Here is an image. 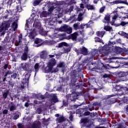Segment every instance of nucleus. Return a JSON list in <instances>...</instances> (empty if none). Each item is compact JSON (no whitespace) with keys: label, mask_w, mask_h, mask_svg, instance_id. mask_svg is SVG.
Listing matches in <instances>:
<instances>
[{"label":"nucleus","mask_w":128,"mask_h":128,"mask_svg":"<svg viewBox=\"0 0 128 128\" xmlns=\"http://www.w3.org/2000/svg\"><path fill=\"white\" fill-rule=\"evenodd\" d=\"M30 74L26 73L25 74L24 78H22L21 80L20 88L22 90H24L26 86H28V82L30 80Z\"/></svg>","instance_id":"1"},{"label":"nucleus","mask_w":128,"mask_h":128,"mask_svg":"<svg viewBox=\"0 0 128 128\" xmlns=\"http://www.w3.org/2000/svg\"><path fill=\"white\" fill-rule=\"evenodd\" d=\"M80 124H83L82 128H91L92 124L90 123V120L86 118H82L80 120Z\"/></svg>","instance_id":"2"},{"label":"nucleus","mask_w":128,"mask_h":128,"mask_svg":"<svg viewBox=\"0 0 128 128\" xmlns=\"http://www.w3.org/2000/svg\"><path fill=\"white\" fill-rule=\"evenodd\" d=\"M20 68L25 72H28V74L32 72V70L30 68V64L28 62L21 63Z\"/></svg>","instance_id":"3"},{"label":"nucleus","mask_w":128,"mask_h":128,"mask_svg":"<svg viewBox=\"0 0 128 128\" xmlns=\"http://www.w3.org/2000/svg\"><path fill=\"white\" fill-rule=\"evenodd\" d=\"M76 114H78L79 115V118H82L84 116H90V112L88 111H86L84 110L82 108H80L77 110Z\"/></svg>","instance_id":"4"},{"label":"nucleus","mask_w":128,"mask_h":128,"mask_svg":"<svg viewBox=\"0 0 128 128\" xmlns=\"http://www.w3.org/2000/svg\"><path fill=\"white\" fill-rule=\"evenodd\" d=\"M56 64V59L52 58H51L48 63V66L50 68L49 70H52L54 66Z\"/></svg>","instance_id":"5"},{"label":"nucleus","mask_w":128,"mask_h":128,"mask_svg":"<svg viewBox=\"0 0 128 128\" xmlns=\"http://www.w3.org/2000/svg\"><path fill=\"white\" fill-rule=\"evenodd\" d=\"M78 94L76 92H72L68 96V100H71V102H76V100L78 98Z\"/></svg>","instance_id":"6"},{"label":"nucleus","mask_w":128,"mask_h":128,"mask_svg":"<svg viewBox=\"0 0 128 128\" xmlns=\"http://www.w3.org/2000/svg\"><path fill=\"white\" fill-rule=\"evenodd\" d=\"M128 94V88L126 87H121L120 92L118 93L119 96H124Z\"/></svg>","instance_id":"7"},{"label":"nucleus","mask_w":128,"mask_h":128,"mask_svg":"<svg viewBox=\"0 0 128 128\" xmlns=\"http://www.w3.org/2000/svg\"><path fill=\"white\" fill-rule=\"evenodd\" d=\"M111 4H126V6H128V2L126 0H116L110 2Z\"/></svg>","instance_id":"8"},{"label":"nucleus","mask_w":128,"mask_h":128,"mask_svg":"<svg viewBox=\"0 0 128 128\" xmlns=\"http://www.w3.org/2000/svg\"><path fill=\"white\" fill-rule=\"evenodd\" d=\"M103 22L108 24L110 22V14H108L105 15Z\"/></svg>","instance_id":"9"},{"label":"nucleus","mask_w":128,"mask_h":128,"mask_svg":"<svg viewBox=\"0 0 128 128\" xmlns=\"http://www.w3.org/2000/svg\"><path fill=\"white\" fill-rule=\"evenodd\" d=\"M10 26V22H8V20L4 21V22H2V26L4 28V30H8Z\"/></svg>","instance_id":"10"},{"label":"nucleus","mask_w":128,"mask_h":128,"mask_svg":"<svg viewBox=\"0 0 128 128\" xmlns=\"http://www.w3.org/2000/svg\"><path fill=\"white\" fill-rule=\"evenodd\" d=\"M78 36V32H75L74 34L69 35L68 36V40H76V38Z\"/></svg>","instance_id":"11"},{"label":"nucleus","mask_w":128,"mask_h":128,"mask_svg":"<svg viewBox=\"0 0 128 128\" xmlns=\"http://www.w3.org/2000/svg\"><path fill=\"white\" fill-rule=\"evenodd\" d=\"M33 26L35 27L36 28H38V30H40V28H42V24H40L38 20H34L33 24Z\"/></svg>","instance_id":"12"},{"label":"nucleus","mask_w":128,"mask_h":128,"mask_svg":"<svg viewBox=\"0 0 128 128\" xmlns=\"http://www.w3.org/2000/svg\"><path fill=\"white\" fill-rule=\"evenodd\" d=\"M34 44H38V46H40L42 44V40L39 38H36L34 40Z\"/></svg>","instance_id":"13"},{"label":"nucleus","mask_w":128,"mask_h":128,"mask_svg":"<svg viewBox=\"0 0 128 128\" xmlns=\"http://www.w3.org/2000/svg\"><path fill=\"white\" fill-rule=\"evenodd\" d=\"M80 54H82L84 56H87L88 54V49L86 47L83 46L80 50Z\"/></svg>","instance_id":"14"},{"label":"nucleus","mask_w":128,"mask_h":128,"mask_svg":"<svg viewBox=\"0 0 128 128\" xmlns=\"http://www.w3.org/2000/svg\"><path fill=\"white\" fill-rule=\"evenodd\" d=\"M10 94V90H6L2 92V98L4 100L8 98V96Z\"/></svg>","instance_id":"15"},{"label":"nucleus","mask_w":128,"mask_h":128,"mask_svg":"<svg viewBox=\"0 0 128 128\" xmlns=\"http://www.w3.org/2000/svg\"><path fill=\"white\" fill-rule=\"evenodd\" d=\"M28 58V54H27L26 52H24L21 56L22 60H27Z\"/></svg>","instance_id":"16"},{"label":"nucleus","mask_w":128,"mask_h":128,"mask_svg":"<svg viewBox=\"0 0 128 128\" xmlns=\"http://www.w3.org/2000/svg\"><path fill=\"white\" fill-rule=\"evenodd\" d=\"M104 34H106V32L104 31H98L96 32L97 36H99L100 38H104Z\"/></svg>","instance_id":"17"},{"label":"nucleus","mask_w":128,"mask_h":128,"mask_svg":"<svg viewBox=\"0 0 128 128\" xmlns=\"http://www.w3.org/2000/svg\"><path fill=\"white\" fill-rule=\"evenodd\" d=\"M40 63H36L34 66V72L36 74L38 70H40Z\"/></svg>","instance_id":"18"},{"label":"nucleus","mask_w":128,"mask_h":128,"mask_svg":"<svg viewBox=\"0 0 128 128\" xmlns=\"http://www.w3.org/2000/svg\"><path fill=\"white\" fill-rule=\"evenodd\" d=\"M40 58H43L45 60L46 58V51L43 50L40 54Z\"/></svg>","instance_id":"19"},{"label":"nucleus","mask_w":128,"mask_h":128,"mask_svg":"<svg viewBox=\"0 0 128 128\" xmlns=\"http://www.w3.org/2000/svg\"><path fill=\"white\" fill-rule=\"evenodd\" d=\"M56 120H58V124H60L62 122H65L66 118L64 117V116H62L57 118Z\"/></svg>","instance_id":"20"},{"label":"nucleus","mask_w":128,"mask_h":128,"mask_svg":"<svg viewBox=\"0 0 128 128\" xmlns=\"http://www.w3.org/2000/svg\"><path fill=\"white\" fill-rule=\"evenodd\" d=\"M68 26L66 24H64V26H61L59 28V32H66V28H68Z\"/></svg>","instance_id":"21"},{"label":"nucleus","mask_w":128,"mask_h":128,"mask_svg":"<svg viewBox=\"0 0 128 128\" xmlns=\"http://www.w3.org/2000/svg\"><path fill=\"white\" fill-rule=\"evenodd\" d=\"M28 128H40V122L33 124L31 127H28Z\"/></svg>","instance_id":"22"},{"label":"nucleus","mask_w":128,"mask_h":128,"mask_svg":"<svg viewBox=\"0 0 128 128\" xmlns=\"http://www.w3.org/2000/svg\"><path fill=\"white\" fill-rule=\"evenodd\" d=\"M28 37L30 40H34V32H32L29 33Z\"/></svg>","instance_id":"23"},{"label":"nucleus","mask_w":128,"mask_h":128,"mask_svg":"<svg viewBox=\"0 0 128 128\" xmlns=\"http://www.w3.org/2000/svg\"><path fill=\"white\" fill-rule=\"evenodd\" d=\"M104 30H106V32H112V28L108 26H104Z\"/></svg>","instance_id":"24"},{"label":"nucleus","mask_w":128,"mask_h":128,"mask_svg":"<svg viewBox=\"0 0 128 128\" xmlns=\"http://www.w3.org/2000/svg\"><path fill=\"white\" fill-rule=\"evenodd\" d=\"M52 102H54L55 104L56 102H58V97L54 95L52 96Z\"/></svg>","instance_id":"25"},{"label":"nucleus","mask_w":128,"mask_h":128,"mask_svg":"<svg viewBox=\"0 0 128 128\" xmlns=\"http://www.w3.org/2000/svg\"><path fill=\"white\" fill-rule=\"evenodd\" d=\"M73 27L74 30H80V22L74 24H73Z\"/></svg>","instance_id":"26"},{"label":"nucleus","mask_w":128,"mask_h":128,"mask_svg":"<svg viewBox=\"0 0 128 128\" xmlns=\"http://www.w3.org/2000/svg\"><path fill=\"white\" fill-rule=\"evenodd\" d=\"M118 76L119 78H124V76H126V72H120L118 74Z\"/></svg>","instance_id":"27"},{"label":"nucleus","mask_w":128,"mask_h":128,"mask_svg":"<svg viewBox=\"0 0 128 128\" xmlns=\"http://www.w3.org/2000/svg\"><path fill=\"white\" fill-rule=\"evenodd\" d=\"M59 48H62V46H68V44L66 42H62L58 44Z\"/></svg>","instance_id":"28"},{"label":"nucleus","mask_w":128,"mask_h":128,"mask_svg":"<svg viewBox=\"0 0 128 128\" xmlns=\"http://www.w3.org/2000/svg\"><path fill=\"white\" fill-rule=\"evenodd\" d=\"M86 8L88 10H94V7L92 5L88 4L86 6Z\"/></svg>","instance_id":"29"},{"label":"nucleus","mask_w":128,"mask_h":128,"mask_svg":"<svg viewBox=\"0 0 128 128\" xmlns=\"http://www.w3.org/2000/svg\"><path fill=\"white\" fill-rule=\"evenodd\" d=\"M84 13H80L78 15V22H82V16H84Z\"/></svg>","instance_id":"30"},{"label":"nucleus","mask_w":128,"mask_h":128,"mask_svg":"<svg viewBox=\"0 0 128 128\" xmlns=\"http://www.w3.org/2000/svg\"><path fill=\"white\" fill-rule=\"evenodd\" d=\"M6 14H8V15L5 16V18H8V16H13V14L12 12V10H6Z\"/></svg>","instance_id":"31"},{"label":"nucleus","mask_w":128,"mask_h":128,"mask_svg":"<svg viewBox=\"0 0 128 128\" xmlns=\"http://www.w3.org/2000/svg\"><path fill=\"white\" fill-rule=\"evenodd\" d=\"M10 41V36H6V37L4 38V44H8V42H9Z\"/></svg>","instance_id":"32"},{"label":"nucleus","mask_w":128,"mask_h":128,"mask_svg":"<svg viewBox=\"0 0 128 128\" xmlns=\"http://www.w3.org/2000/svg\"><path fill=\"white\" fill-rule=\"evenodd\" d=\"M12 28H13V30L14 32L16 28H18V24L16 22H14L12 24Z\"/></svg>","instance_id":"33"},{"label":"nucleus","mask_w":128,"mask_h":128,"mask_svg":"<svg viewBox=\"0 0 128 128\" xmlns=\"http://www.w3.org/2000/svg\"><path fill=\"white\" fill-rule=\"evenodd\" d=\"M40 2H42V0H36L34 1L33 3L34 6H38V4H40Z\"/></svg>","instance_id":"34"},{"label":"nucleus","mask_w":128,"mask_h":128,"mask_svg":"<svg viewBox=\"0 0 128 128\" xmlns=\"http://www.w3.org/2000/svg\"><path fill=\"white\" fill-rule=\"evenodd\" d=\"M114 12L116 14H114L113 16V17L112 18V20H116V18H118V10H116Z\"/></svg>","instance_id":"35"},{"label":"nucleus","mask_w":128,"mask_h":128,"mask_svg":"<svg viewBox=\"0 0 128 128\" xmlns=\"http://www.w3.org/2000/svg\"><path fill=\"white\" fill-rule=\"evenodd\" d=\"M65 32L69 34H72V28L70 27L68 28V26L66 31Z\"/></svg>","instance_id":"36"},{"label":"nucleus","mask_w":128,"mask_h":128,"mask_svg":"<svg viewBox=\"0 0 128 128\" xmlns=\"http://www.w3.org/2000/svg\"><path fill=\"white\" fill-rule=\"evenodd\" d=\"M66 66V64L64 62H60L57 65V68H64Z\"/></svg>","instance_id":"37"},{"label":"nucleus","mask_w":128,"mask_h":128,"mask_svg":"<svg viewBox=\"0 0 128 128\" xmlns=\"http://www.w3.org/2000/svg\"><path fill=\"white\" fill-rule=\"evenodd\" d=\"M94 40L96 42H100V44H102V40L100 39L98 37H95Z\"/></svg>","instance_id":"38"},{"label":"nucleus","mask_w":128,"mask_h":128,"mask_svg":"<svg viewBox=\"0 0 128 128\" xmlns=\"http://www.w3.org/2000/svg\"><path fill=\"white\" fill-rule=\"evenodd\" d=\"M122 87V86L120 85H116L115 86V90H116L117 92H120Z\"/></svg>","instance_id":"39"},{"label":"nucleus","mask_w":128,"mask_h":128,"mask_svg":"<svg viewBox=\"0 0 128 128\" xmlns=\"http://www.w3.org/2000/svg\"><path fill=\"white\" fill-rule=\"evenodd\" d=\"M10 112H14L16 110V106L14 105L11 106L9 108Z\"/></svg>","instance_id":"40"},{"label":"nucleus","mask_w":128,"mask_h":128,"mask_svg":"<svg viewBox=\"0 0 128 128\" xmlns=\"http://www.w3.org/2000/svg\"><path fill=\"white\" fill-rule=\"evenodd\" d=\"M52 70V69L50 70V67L48 66L47 65V66L44 68V72L46 74H48V72H51Z\"/></svg>","instance_id":"41"},{"label":"nucleus","mask_w":128,"mask_h":128,"mask_svg":"<svg viewBox=\"0 0 128 128\" xmlns=\"http://www.w3.org/2000/svg\"><path fill=\"white\" fill-rule=\"evenodd\" d=\"M14 74V72H12L10 70H7V72H6V74L4 75V78H6L8 74Z\"/></svg>","instance_id":"42"},{"label":"nucleus","mask_w":128,"mask_h":128,"mask_svg":"<svg viewBox=\"0 0 128 128\" xmlns=\"http://www.w3.org/2000/svg\"><path fill=\"white\" fill-rule=\"evenodd\" d=\"M40 34L46 36H48V32L44 31V30H40Z\"/></svg>","instance_id":"43"},{"label":"nucleus","mask_w":128,"mask_h":128,"mask_svg":"<svg viewBox=\"0 0 128 128\" xmlns=\"http://www.w3.org/2000/svg\"><path fill=\"white\" fill-rule=\"evenodd\" d=\"M17 76H18V74L13 72L12 74L11 75L10 78H14V80H16V78Z\"/></svg>","instance_id":"44"},{"label":"nucleus","mask_w":128,"mask_h":128,"mask_svg":"<svg viewBox=\"0 0 128 128\" xmlns=\"http://www.w3.org/2000/svg\"><path fill=\"white\" fill-rule=\"evenodd\" d=\"M108 70V66L106 65L103 64V66L101 68V70L102 72H104V70Z\"/></svg>","instance_id":"45"},{"label":"nucleus","mask_w":128,"mask_h":128,"mask_svg":"<svg viewBox=\"0 0 128 128\" xmlns=\"http://www.w3.org/2000/svg\"><path fill=\"white\" fill-rule=\"evenodd\" d=\"M114 102H115L114 98H112L108 99V104H114Z\"/></svg>","instance_id":"46"},{"label":"nucleus","mask_w":128,"mask_h":128,"mask_svg":"<svg viewBox=\"0 0 128 128\" xmlns=\"http://www.w3.org/2000/svg\"><path fill=\"white\" fill-rule=\"evenodd\" d=\"M42 124H46V122H48V121L50 120V118L46 119V118H42Z\"/></svg>","instance_id":"47"},{"label":"nucleus","mask_w":128,"mask_h":128,"mask_svg":"<svg viewBox=\"0 0 128 128\" xmlns=\"http://www.w3.org/2000/svg\"><path fill=\"white\" fill-rule=\"evenodd\" d=\"M16 12H20L22 10V6H16Z\"/></svg>","instance_id":"48"},{"label":"nucleus","mask_w":128,"mask_h":128,"mask_svg":"<svg viewBox=\"0 0 128 128\" xmlns=\"http://www.w3.org/2000/svg\"><path fill=\"white\" fill-rule=\"evenodd\" d=\"M48 44L49 46H52L54 44V40H48L47 41Z\"/></svg>","instance_id":"49"},{"label":"nucleus","mask_w":128,"mask_h":128,"mask_svg":"<svg viewBox=\"0 0 128 128\" xmlns=\"http://www.w3.org/2000/svg\"><path fill=\"white\" fill-rule=\"evenodd\" d=\"M58 72V68H54L53 70L52 69L51 70V74H56V72Z\"/></svg>","instance_id":"50"},{"label":"nucleus","mask_w":128,"mask_h":128,"mask_svg":"<svg viewBox=\"0 0 128 128\" xmlns=\"http://www.w3.org/2000/svg\"><path fill=\"white\" fill-rule=\"evenodd\" d=\"M104 10H106V6H104L100 8V14H102L104 12Z\"/></svg>","instance_id":"51"},{"label":"nucleus","mask_w":128,"mask_h":128,"mask_svg":"<svg viewBox=\"0 0 128 128\" xmlns=\"http://www.w3.org/2000/svg\"><path fill=\"white\" fill-rule=\"evenodd\" d=\"M70 52V48H64V52L65 54H68V52Z\"/></svg>","instance_id":"52"},{"label":"nucleus","mask_w":128,"mask_h":128,"mask_svg":"<svg viewBox=\"0 0 128 128\" xmlns=\"http://www.w3.org/2000/svg\"><path fill=\"white\" fill-rule=\"evenodd\" d=\"M8 112V110H6V109H5V110H4L2 112V114H4V116H6V114Z\"/></svg>","instance_id":"53"},{"label":"nucleus","mask_w":128,"mask_h":128,"mask_svg":"<svg viewBox=\"0 0 128 128\" xmlns=\"http://www.w3.org/2000/svg\"><path fill=\"white\" fill-rule=\"evenodd\" d=\"M54 6H51L50 8L48 10V12H49L52 13V12L54 11Z\"/></svg>","instance_id":"54"},{"label":"nucleus","mask_w":128,"mask_h":128,"mask_svg":"<svg viewBox=\"0 0 128 128\" xmlns=\"http://www.w3.org/2000/svg\"><path fill=\"white\" fill-rule=\"evenodd\" d=\"M20 112H18V114H15L14 117H13V119L14 120H18V118H20Z\"/></svg>","instance_id":"55"},{"label":"nucleus","mask_w":128,"mask_h":128,"mask_svg":"<svg viewBox=\"0 0 128 128\" xmlns=\"http://www.w3.org/2000/svg\"><path fill=\"white\" fill-rule=\"evenodd\" d=\"M42 16H44V18H46L48 16V12L46 11H43L42 12Z\"/></svg>","instance_id":"56"},{"label":"nucleus","mask_w":128,"mask_h":128,"mask_svg":"<svg viewBox=\"0 0 128 128\" xmlns=\"http://www.w3.org/2000/svg\"><path fill=\"white\" fill-rule=\"evenodd\" d=\"M36 112L38 114H42V108H38L36 110Z\"/></svg>","instance_id":"57"},{"label":"nucleus","mask_w":128,"mask_h":128,"mask_svg":"<svg viewBox=\"0 0 128 128\" xmlns=\"http://www.w3.org/2000/svg\"><path fill=\"white\" fill-rule=\"evenodd\" d=\"M120 24L122 26H124L126 24H128V22H121Z\"/></svg>","instance_id":"58"},{"label":"nucleus","mask_w":128,"mask_h":128,"mask_svg":"<svg viewBox=\"0 0 128 128\" xmlns=\"http://www.w3.org/2000/svg\"><path fill=\"white\" fill-rule=\"evenodd\" d=\"M24 52L28 54V46H25Z\"/></svg>","instance_id":"59"},{"label":"nucleus","mask_w":128,"mask_h":128,"mask_svg":"<svg viewBox=\"0 0 128 128\" xmlns=\"http://www.w3.org/2000/svg\"><path fill=\"white\" fill-rule=\"evenodd\" d=\"M20 42H22V39H19L18 42L15 44L16 46H18L20 45Z\"/></svg>","instance_id":"60"},{"label":"nucleus","mask_w":128,"mask_h":128,"mask_svg":"<svg viewBox=\"0 0 128 128\" xmlns=\"http://www.w3.org/2000/svg\"><path fill=\"white\" fill-rule=\"evenodd\" d=\"M28 20H26V26H28L30 24H32V22H29Z\"/></svg>","instance_id":"61"},{"label":"nucleus","mask_w":128,"mask_h":128,"mask_svg":"<svg viewBox=\"0 0 128 128\" xmlns=\"http://www.w3.org/2000/svg\"><path fill=\"white\" fill-rule=\"evenodd\" d=\"M12 62H16V57L14 56H12Z\"/></svg>","instance_id":"62"},{"label":"nucleus","mask_w":128,"mask_h":128,"mask_svg":"<svg viewBox=\"0 0 128 128\" xmlns=\"http://www.w3.org/2000/svg\"><path fill=\"white\" fill-rule=\"evenodd\" d=\"M8 68V64H5L3 66L2 68H4V70H6V68Z\"/></svg>","instance_id":"63"},{"label":"nucleus","mask_w":128,"mask_h":128,"mask_svg":"<svg viewBox=\"0 0 128 128\" xmlns=\"http://www.w3.org/2000/svg\"><path fill=\"white\" fill-rule=\"evenodd\" d=\"M18 128H24L22 124L20 123L18 124Z\"/></svg>","instance_id":"64"}]
</instances>
